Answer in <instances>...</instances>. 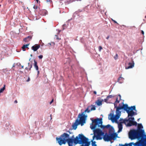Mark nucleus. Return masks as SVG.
<instances>
[{"mask_svg": "<svg viewBox=\"0 0 146 146\" xmlns=\"http://www.w3.org/2000/svg\"><path fill=\"white\" fill-rule=\"evenodd\" d=\"M119 83H122L121 82H119Z\"/></svg>", "mask_w": 146, "mask_h": 146, "instance_id": "obj_57", "label": "nucleus"}, {"mask_svg": "<svg viewBox=\"0 0 146 146\" xmlns=\"http://www.w3.org/2000/svg\"><path fill=\"white\" fill-rule=\"evenodd\" d=\"M6 69H5V70L4 69V70H3V71L4 72H5V71H6Z\"/></svg>", "mask_w": 146, "mask_h": 146, "instance_id": "obj_41", "label": "nucleus"}, {"mask_svg": "<svg viewBox=\"0 0 146 146\" xmlns=\"http://www.w3.org/2000/svg\"><path fill=\"white\" fill-rule=\"evenodd\" d=\"M92 123L90 125V127L94 132L93 139L96 138L97 140L102 139L104 133L101 129H102L101 126L96 119H92Z\"/></svg>", "mask_w": 146, "mask_h": 146, "instance_id": "obj_3", "label": "nucleus"}, {"mask_svg": "<svg viewBox=\"0 0 146 146\" xmlns=\"http://www.w3.org/2000/svg\"><path fill=\"white\" fill-rule=\"evenodd\" d=\"M80 135L84 136L82 134H79L78 136H76L75 138L73 139L74 143L75 145L78 143L81 144V140L80 138V136H79Z\"/></svg>", "mask_w": 146, "mask_h": 146, "instance_id": "obj_10", "label": "nucleus"}, {"mask_svg": "<svg viewBox=\"0 0 146 146\" xmlns=\"http://www.w3.org/2000/svg\"><path fill=\"white\" fill-rule=\"evenodd\" d=\"M31 58H30L29 59V60H31Z\"/></svg>", "mask_w": 146, "mask_h": 146, "instance_id": "obj_50", "label": "nucleus"}, {"mask_svg": "<svg viewBox=\"0 0 146 146\" xmlns=\"http://www.w3.org/2000/svg\"><path fill=\"white\" fill-rule=\"evenodd\" d=\"M103 138L105 141H108L111 140L110 134L106 133L105 135H104Z\"/></svg>", "mask_w": 146, "mask_h": 146, "instance_id": "obj_11", "label": "nucleus"}, {"mask_svg": "<svg viewBox=\"0 0 146 146\" xmlns=\"http://www.w3.org/2000/svg\"><path fill=\"white\" fill-rule=\"evenodd\" d=\"M78 120L77 119L75 122L73 124L72 127L73 128L74 130H76L77 128V126L80 124H78Z\"/></svg>", "mask_w": 146, "mask_h": 146, "instance_id": "obj_15", "label": "nucleus"}, {"mask_svg": "<svg viewBox=\"0 0 146 146\" xmlns=\"http://www.w3.org/2000/svg\"><path fill=\"white\" fill-rule=\"evenodd\" d=\"M128 117V119L126 118L125 119L120 118L119 120V121H120V123H124L127 126H131L132 125L136 126L137 123L136 121H134V117H132V116H131V117Z\"/></svg>", "mask_w": 146, "mask_h": 146, "instance_id": "obj_5", "label": "nucleus"}, {"mask_svg": "<svg viewBox=\"0 0 146 146\" xmlns=\"http://www.w3.org/2000/svg\"><path fill=\"white\" fill-rule=\"evenodd\" d=\"M52 43H53V44H54V43H53V42H52Z\"/></svg>", "mask_w": 146, "mask_h": 146, "instance_id": "obj_54", "label": "nucleus"}, {"mask_svg": "<svg viewBox=\"0 0 146 146\" xmlns=\"http://www.w3.org/2000/svg\"><path fill=\"white\" fill-rule=\"evenodd\" d=\"M145 17L146 18V16H145Z\"/></svg>", "mask_w": 146, "mask_h": 146, "instance_id": "obj_59", "label": "nucleus"}, {"mask_svg": "<svg viewBox=\"0 0 146 146\" xmlns=\"http://www.w3.org/2000/svg\"><path fill=\"white\" fill-rule=\"evenodd\" d=\"M21 67H22V68H23V66H22Z\"/></svg>", "mask_w": 146, "mask_h": 146, "instance_id": "obj_46", "label": "nucleus"}, {"mask_svg": "<svg viewBox=\"0 0 146 146\" xmlns=\"http://www.w3.org/2000/svg\"><path fill=\"white\" fill-rule=\"evenodd\" d=\"M112 97H113V96L111 95H109V96H108L107 97V98L109 99L110 98H112Z\"/></svg>", "mask_w": 146, "mask_h": 146, "instance_id": "obj_26", "label": "nucleus"}, {"mask_svg": "<svg viewBox=\"0 0 146 146\" xmlns=\"http://www.w3.org/2000/svg\"><path fill=\"white\" fill-rule=\"evenodd\" d=\"M110 135L111 140H115L117 137V134L116 133H112Z\"/></svg>", "mask_w": 146, "mask_h": 146, "instance_id": "obj_13", "label": "nucleus"}, {"mask_svg": "<svg viewBox=\"0 0 146 146\" xmlns=\"http://www.w3.org/2000/svg\"><path fill=\"white\" fill-rule=\"evenodd\" d=\"M96 139V138H94L93 139V137H92V139L91 140L92 142V146H97V145L96 144V142L95 141H94V140Z\"/></svg>", "mask_w": 146, "mask_h": 146, "instance_id": "obj_18", "label": "nucleus"}, {"mask_svg": "<svg viewBox=\"0 0 146 146\" xmlns=\"http://www.w3.org/2000/svg\"><path fill=\"white\" fill-rule=\"evenodd\" d=\"M96 110V107L93 105L88 106L85 111L81 114L80 113L78 115V117L80 118L78 120V124H80L81 126L84 125L86 123V120L87 117V115H85V113H90L91 111Z\"/></svg>", "mask_w": 146, "mask_h": 146, "instance_id": "obj_4", "label": "nucleus"}, {"mask_svg": "<svg viewBox=\"0 0 146 146\" xmlns=\"http://www.w3.org/2000/svg\"><path fill=\"white\" fill-rule=\"evenodd\" d=\"M48 44H49L50 45H51V43H48Z\"/></svg>", "mask_w": 146, "mask_h": 146, "instance_id": "obj_42", "label": "nucleus"}, {"mask_svg": "<svg viewBox=\"0 0 146 146\" xmlns=\"http://www.w3.org/2000/svg\"><path fill=\"white\" fill-rule=\"evenodd\" d=\"M52 43H53V44H54V43H53V42H52Z\"/></svg>", "mask_w": 146, "mask_h": 146, "instance_id": "obj_51", "label": "nucleus"}, {"mask_svg": "<svg viewBox=\"0 0 146 146\" xmlns=\"http://www.w3.org/2000/svg\"><path fill=\"white\" fill-rule=\"evenodd\" d=\"M140 118H139V119H138L137 120V121H139L140 119Z\"/></svg>", "mask_w": 146, "mask_h": 146, "instance_id": "obj_44", "label": "nucleus"}, {"mask_svg": "<svg viewBox=\"0 0 146 146\" xmlns=\"http://www.w3.org/2000/svg\"><path fill=\"white\" fill-rule=\"evenodd\" d=\"M109 36H108L107 37H106V39H109Z\"/></svg>", "mask_w": 146, "mask_h": 146, "instance_id": "obj_39", "label": "nucleus"}, {"mask_svg": "<svg viewBox=\"0 0 146 146\" xmlns=\"http://www.w3.org/2000/svg\"><path fill=\"white\" fill-rule=\"evenodd\" d=\"M5 89V85H4V87L0 90V93H2Z\"/></svg>", "mask_w": 146, "mask_h": 146, "instance_id": "obj_24", "label": "nucleus"}, {"mask_svg": "<svg viewBox=\"0 0 146 146\" xmlns=\"http://www.w3.org/2000/svg\"><path fill=\"white\" fill-rule=\"evenodd\" d=\"M32 66L31 65V67H30V69H31V68L32 67Z\"/></svg>", "mask_w": 146, "mask_h": 146, "instance_id": "obj_45", "label": "nucleus"}, {"mask_svg": "<svg viewBox=\"0 0 146 146\" xmlns=\"http://www.w3.org/2000/svg\"><path fill=\"white\" fill-rule=\"evenodd\" d=\"M0 6H1V5H0Z\"/></svg>", "mask_w": 146, "mask_h": 146, "instance_id": "obj_60", "label": "nucleus"}, {"mask_svg": "<svg viewBox=\"0 0 146 146\" xmlns=\"http://www.w3.org/2000/svg\"><path fill=\"white\" fill-rule=\"evenodd\" d=\"M67 132H68L70 134H72V133H72V132H70V131H68Z\"/></svg>", "mask_w": 146, "mask_h": 146, "instance_id": "obj_33", "label": "nucleus"}, {"mask_svg": "<svg viewBox=\"0 0 146 146\" xmlns=\"http://www.w3.org/2000/svg\"><path fill=\"white\" fill-rule=\"evenodd\" d=\"M52 43H53V44H54V43H53V42H52Z\"/></svg>", "mask_w": 146, "mask_h": 146, "instance_id": "obj_52", "label": "nucleus"}, {"mask_svg": "<svg viewBox=\"0 0 146 146\" xmlns=\"http://www.w3.org/2000/svg\"><path fill=\"white\" fill-rule=\"evenodd\" d=\"M118 55L117 54H116L114 56V58L115 60H116L118 58Z\"/></svg>", "mask_w": 146, "mask_h": 146, "instance_id": "obj_25", "label": "nucleus"}, {"mask_svg": "<svg viewBox=\"0 0 146 146\" xmlns=\"http://www.w3.org/2000/svg\"><path fill=\"white\" fill-rule=\"evenodd\" d=\"M134 63L133 61L132 62H129L128 64V66H126L125 69H126L133 68L134 66Z\"/></svg>", "mask_w": 146, "mask_h": 146, "instance_id": "obj_14", "label": "nucleus"}, {"mask_svg": "<svg viewBox=\"0 0 146 146\" xmlns=\"http://www.w3.org/2000/svg\"><path fill=\"white\" fill-rule=\"evenodd\" d=\"M119 99L120 100L121 98V96L120 95H119Z\"/></svg>", "mask_w": 146, "mask_h": 146, "instance_id": "obj_38", "label": "nucleus"}, {"mask_svg": "<svg viewBox=\"0 0 146 146\" xmlns=\"http://www.w3.org/2000/svg\"><path fill=\"white\" fill-rule=\"evenodd\" d=\"M112 20L113 21H114V23H117V22H116V21H115V20H113V19H112Z\"/></svg>", "mask_w": 146, "mask_h": 146, "instance_id": "obj_32", "label": "nucleus"}, {"mask_svg": "<svg viewBox=\"0 0 146 146\" xmlns=\"http://www.w3.org/2000/svg\"><path fill=\"white\" fill-rule=\"evenodd\" d=\"M94 93L95 94H97L96 92V91H94Z\"/></svg>", "mask_w": 146, "mask_h": 146, "instance_id": "obj_37", "label": "nucleus"}, {"mask_svg": "<svg viewBox=\"0 0 146 146\" xmlns=\"http://www.w3.org/2000/svg\"><path fill=\"white\" fill-rule=\"evenodd\" d=\"M143 127L141 124H139L138 125V129L137 130H141V128H143Z\"/></svg>", "mask_w": 146, "mask_h": 146, "instance_id": "obj_22", "label": "nucleus"}, {"mask_svg": "<svg viewBox=\"0 0 146 146\" xmlns=\"http://www.w3.org/2000/svg\"><path fill=\"white\" fill-rule=\"evenodd\" d=\"M30 79L29 78H28V79L27 80V82H29L30 81Z\"/></svg>", "mask_w": 146, "mask_h": 146, "instance_id": "obj_34", "label": "nucleus"}, {"mask_svg": "<svg viewBox=\"0 0 146 146\" xmlns=\"http://www.w3.org/2000/svg\"><path fill=\"white\" fill-rule=\"evenodd\" d=\"M102 49V48L101 46H100L99 47V51H101V50Z\"/></svg>", "mask_w": 146, "mask_h": 146, "instance_id": "obj_27", "label": "nucleus"}, {"mask_svg": "<svg viewBox=\"0 0 146 146\" xmlns=\"http://www.w3.org/2000/svg\"><path fill=\"white\" fill-rule=\"evenodd\" d=\"M141 33H142V34L144 35V31H141Z\"/></svg>", "mask_w": 146, "mask_h": 146, "instance_id": "obj_35", "label": "nucleus"}, {"mask_svg": "<svg viewBox=\"0 0 146 146\" xmlns=\"http://www.w3.org/2000/svg\"><path fill=\"white\" fill-rule=\"evenodd\" d=\"M69 137V134L64 133L60 136L59 138L56 137V139L59 144L61 145L62 144H65L66 141L70 138Z\"/></svg>", "mask_w": 146, "mask_h": 146, "instance_id": "obj_6", "label": "nucleus"}, {"mask_svg": "<svg viewBox=\"0 0 146 146\" xmlns=\"http://www.w3.org/2000/svg\"><path fill=\"white\" fill-rule=\"evenodd\" d=\"M129 136L131 140L137 138L138 141L142 145L146 143V135L143 130H131L129 133Z\"/></svg>", "mask_w": 146, "mask_h": 146, "instance_id": "obj_2", "label": "nucleus"}, {"mask_svg": "<svg viewBox=\"0 0 146 146\" xmlns=\"http://www.w3.org/2000/svg\"><path fill=\"white\" fill-rule=\"evenodd\" d=\"M108 99H107V98L106 99H104V101L105 102H106L107 100Z\"/></svg>", "mask_w": 146, "mask_h": 146, "instance_id": "obj_36", "label": "nucleus"}, {"mask_svg": "<svg viewBox=\"0 0 146 146\" xmlns=\"http://www.w3.org/2000/svg\"><path fill=\"white\" fill-rule=\"evenodd\" d=\"M34 66L36 70H38V66L37 65V62L35 61V60H34Z\"/></svg>", "mask_w": 146, "mask_h": 146, "instance_id": "obj_20", "label": "nucleus"}, {"mask_svg": "<svg viewBox=\"0 0 146 146\" xmlns=\"http://www.w3.org/2000/svg\"><path fill=\"white\" fill-rule=\"evenodd\" d=\"M119 101L118 100L117 98L114 104V108H116L115 114L111 113L109 115L108 119L111 120L112 122L117 123V120L121 115V112L120 110L123 109L126 111L128 114V117L133 116L137 115V110H136L135 106L128 107L127 104H123L122 106L117 107L116 104L119 102Z\"/></svg>", "mask_w": 146, "mask_h": 146, "instance_id": "obj_1", "label": "nucleus"}, {"mask_svg": "<svg viewBox=\"0 0 146 146\" xmlns=\"http://www.w3.org/2000/svg\"><path fill=\"white\" fill-rule=\"evenodd\" d=\"M28 64V65H29V63Z\"/></svg>", "mask_w": 146, "mask_h": 146, "instance_id": "obj_58", "label": "nucleus"}, {"mask_svg": "<svg viewBox=\"0 0 146 146\" xmlns=\"http://www.w3.org/2000/svg\"><path fill=\"white\" fill-rule=\"evenodd\" d=\"M33 8L34 9H36L37 8V6L34 5L33 7Z\"/></svg>", "mask_w": 146, "mask_h": 146, "instance_id": "obj_28", "label": "nucleus"}, {"mask_svg": "<svg viewBox=\"0 0 146 146\" xmlns=\"http://www.w3.org/2000/svg\"><path fill=\"white\" fill-rule=\"evenodd\" d=\"M122 123H118V128L119 130L118 131V133L120 132L121 131L123 128Z\"/></svg>", "mask_w": 146, "mask_h": 146, "instance_id": "obj_17", "label": "nucleus"}, {"mask_svg": "<svg viewBox=\"0 0 146 146\" xmlns=\"http://www.w3.org/2000/svg\"><path fill=\"white\" fill-rule=\"evenodd\" d=\"M37 71V73H38V74H39V71L38 70Z\"/></svg>", "mask_w": 146, "mask_h": 146, "instance_id": "obj_40", "label": "nucleus"}, {"mask_svg": "<svg viewBox=\"0 0 146 146\" xmlns=\"http://www.w3.org/2000/svg\"><path fill=\"white\" fill-rule=\"evenodd\" d=\"M40 47L39 45H35L32 47V49L34 51H36Z\"/></svg>", "mask_w": 146, "mask_h": 146, "instance_id": "obj_16", "label": "nucleus"}, {"mask_svg": "<svg viewBox=\"0 0 146 146\" xmlns=\"http://www.w3.org/2000/svg\"><path fill=\"white\" fill-rule=\"evenodd\" d=\"M60 30H59V31H58V32H60Z\"/></svg>", "mask_w": 146, "mask_h": 146, "instance_id": "obj_48", "label": "nucleus"}, {"mask_svg": "<svg viewBox=\"0 0 146 146\" xmlns=\"http://www.w3.org/2000/svg\"><path fill=\"white\" fill-rule=\"evenodd\" d=\"M52 43H53V44H54V43H53V42H52Z\"/></svg>", "mask_w": 146, "mask_h": 146, "instance_id": "obj_53", "label": "nucleus"}, {"mask_svg": "<svg viewBox=\"0 0 146 146\" xmlns=\"http://www.w3.org/2000/svg\"><path fill=\"white\" fill-rule=\"evenodd\" d=\"M64 25H63V27Z\"/></svg>", "mask_w": 146, "mask_h": 146, "instance_id": "obj_56", "label": "nucleus"}, {"mask_svg": "<svg viewBox=\"0 0 146 146\" xmlns=\"http://www.w3.org/2000/svg\"><path fill=\"white\" fill-rule=\"evenodd\" d=\"M80 138L81 140V144L80 146H89L90 144V141H89L88 138H86L84 136H83L80 135Z\"/></svg>", "mask_w": 146, "mask_h": 146, "instance_id": "obj_7", "label": "nucleus"}, {"mask_svg": "<svg viewBox=\"0 0 146 146\" xmlns=\"http://www.w3.org/2000/svg\"><path fill=\"white\" fill-rule=\"evenodd\" d=\"M31 38V37L30 36H28L24 39V41L25 42H27L29 41V40Z\"/></svg>", "mask_w": 146, "mask_h": 146, "instance_id": "obj_19", "label": "nucleus"}, {"mask_svg": "<svg viewBox=\"0 0 146 146\" xmlns=\"http://www.w3.org/2000/svg\"><path fill=\"white\" fill-rule=\"evenodd\" d=\"M29 44H27L25 45H24L23 47H22V48L23 49V51H25V50L24 49L26 48H27L28 46L29 45Z\"/></svg>", "mask_w": 146, "mask_h": 146, "instance_id": "obj_23", "label": "nucleus"}, {"mask_svg": "<svg viewBox=\"0 0 146 146\" xmlns=\"http://www.w3.org/2000/svg\"><path fill=\"white\" fill-rule=\"evenodd\" d=\"M30 56H31V57H32V54H31L30 55Z\"/></svg>", "mask_w": 146, "mask_h": 146, "instance_id": "obj_47", "label": "nucleus"}, {"mask_svg": "<svg viewBox=\"0 0 146 146\" xmlns=\"http://www.w3.org/2000/svg\"><path fill=\"white\" fill-rule=\"evenodd\" d=\"M38 57L40 59H42L43 57V56L42 55H40Z\"/></svg>", "mask_w": 146, "mask_h": 146, "instance_id": "obj_29", "label": "nucleus"}, {"mask_svg": "<svg viewBox=\"0 0 146 146\" xmlns=\"http://www.w3.org/2000/svg\"><path fill=\"white\" fill-rule=\"evenodd\" d=\"M15 102L16 103H17V100H15Z\"/></svg>", "mask_w": 146, "mask_h": 146, "instance_id": "obj_43", "label": "nucleus"}, {"mask_svg": "<svg viewBox=\"0 0 146 146\" xmlns=\"http://www.w3.org/2000/svg\"><path fill=\"white\" fill-rule=\"evenodd\" d=\"M102 101L98 100L96 102V104L98 106H100L102 105Z\"/></svg>", "mask_w": 146, "mask_h": 146, "instance_id": "obj_21", "label": "nucleus"}, {"mask_svg": "<svg viewBox=\"0 0 146 146\" xmlns=\"http://www.w3.org/2000/svg\"><path fill=\"white\" fill-rule=\"evenodd\" d=\"M26 69H28V68H27V67H26Z\"/></svg>", "mask_w": 146, "mask_h": 146, "instance_id": "obj_49", "label": "nucleus"}, {"mask_svg": "<svg viewBox=\"0 0 146 146\" xmlns=\"http://www.w3.org/2000/svg\"><path fill=\"white\" fill-rule=\"evenodd\" d=\"M96 119L97 120V121H98V123L100 125L101 127V128L102 129H104L105 128H109L110 126L111 125H107L104 126L102 125V118H100V119H99V118H97Z\"/></svg>", "mask_w": 146, "mask_h": 146, "instance_id": "obj_9", "label": "nucleus"}, {"mask_svg": "<svg viewBox=\"0 0 146 146\" xmlns=\"http://www.w3.org/2000/svg\"><path fill=\"white\" fill-rule=\"evenodd\" d=\"M121 79H123V80L124 79L123 78H122V77H120L119 78V79H118V80H120V79H121Z\"/></svg>", "mask_w": 146, "mask_h": 146, "instance_id": "obj_30", "label": "nucleus"}, {"mask_svg": "<svg viewBox=\"0 0 146 146\" xmlns=\"http://www.w3.org/2000/svg\"><path fill=\"white\" fill-rule=\"evenodd\" d=\"M53 102V99H52V101L50 102V104H51L52 102Z\"/></svg>", "mask_w": 146, "mask_h": 146, "instance_id": "obj_31", "label": "nucleus"}, {"mask_svg": "<svg viewBox=\"0 0 146 146\" xmlns=\"http://www.w3.org/2000/svg\"><path fill=\"white\" fill-rule=\"evenodd\" d=\"M74 135H73L71 138H70L67 141V142L69 146H73V144L74 143V141L73 140V138L74 137Z\"/></svg>", "mask_w": 146, "mask_h": 146, "instance_id": "obj_12", "label": "nucleus"}, {"mask_svg": "<svg viewBox=\"0 0 146 146\" xmlns=\"http://www.w3.org/2000/svg\"><path fill=\"white\" fill-rule=\"evenodd\" d=\"M142 143H140L139 141L136 142L135 143H131L128 144H125V145H123L122 146H132L133 145L134 146H146V143H144L143 145H141Z\"/></svg>", "mask_w": 146, "mask_h": 146, "instance_id": "obj_8", "label": "nucleus"}, {"mask_svg": "<svg viewBox=\"0 0 146 146\" xmlns=\"http://www.w3.org/2000/svg\"><path fill=\"white\" fill-rule=\"evenodd\" d=\"M93 135V134H91V135Z\"/></svg>", "mask_w": 146, "mask_h": 146, "instance_id": "obj_55", "label": "nucleus"}]
</instances>
